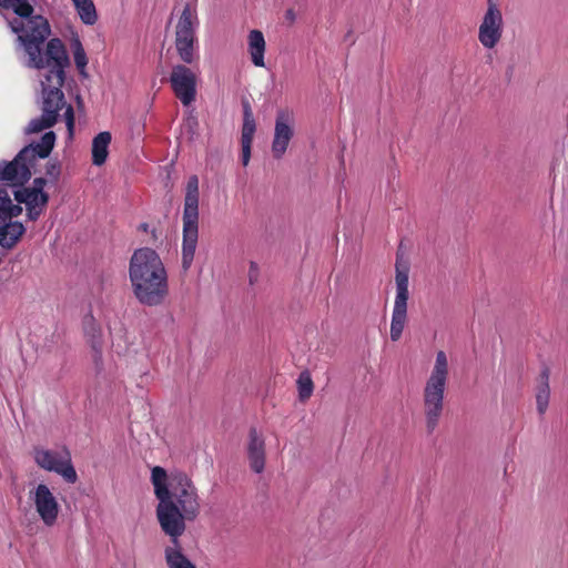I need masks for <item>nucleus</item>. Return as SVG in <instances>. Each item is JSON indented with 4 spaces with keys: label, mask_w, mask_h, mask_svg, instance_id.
<instances>
[{
    "label": "nucleus",
    "mask_w": 568,
    "mask_h": 568,
    "mask_svg": "<svg viewBox=\"0 0 568 568\" xmlns=\"http://www.w3.org/2000/svg\"><path fill=\"white\" fill-rule=\"evenodd\" d=\"M151 481L159 500L155 514L161 530L175 541L185 532L186 521L196 520L201 514L199 490L186 474L168 475L160 466L152 469Z\"/></svg>",
    "instance_id": "obj_1"
},
{
    "label": "nucleus",
    "mask_w": 568,
    "mask_h": 568,
    "mask_svg": "<svg viewBox=\"0 0 568 568\" xmlns=\"http://www.w3.org/2000/svg\"><path fill=\"white\" fill-rule=\"evenodd\" d=\"M131 290L140 304L161 306L169 296L168 272L159 253L144 246L136 248L129 260Z\"/></svg>",
    "instance_id": "obj_2"
},
{
    "label": "nucleus",
    "mask_w": 568,
    "mask_h": 568,
    "mask_svg": "<svg viewBox=\"0 0 568 568\" xmlns=\"http://www.w3.org/2000/svg\"><path fill=\"white\" fill-rule=\"evenodd\" d=\"M449 376V363L447 354L439 351L435 355V366L430 369L423 388V414L427 434H432L444 414L445 393Z\"/></svg>",
    "instance_id": "obj_3"
},
{
    "label": "nucleus",
    "mask_w": 568,
    "mask_h": 568,
    "mask_svg": "<svg viewBox=\"0 0 568 568\" xmlns=\"http://www.w3.org/2000/svg\"><path fill=\"white\" fill-rule=\"evenodd\" d=\"M0 7L12 10L17 17L9 20V26L18 37L16 53L27 68H36V16L28 0H0Z\"/></svg>",
    "instance_id": "obj_4"
},
{
    "label": "nucleus",
    "mask_w": 568,
    "mask_h": 568,
    "mask_svg": "<svg viewBox=\"0 0 568 568\" xmlns=\"http://www.w3.org/2000/svg\"><path fill=\"white\" fill-rule=\"evenodd\" d=\"M199 204L200 181L197 175H191L185 185L182 212L181 264L183 271L192 266L199 243Z\"/></svg>",
    "instance_id": "obj_5"
},
{
    "label": "nucleus",
    "mask_w": 568,
    "mask_h": 568,
    "mask_svg": "<svg viewBox=\"0 0 568 568\" xmlns=\"http://www.w3.org/2000/svg\"><path fill=\"white\" fill-rule=\"evenodd\" d=\"M42 88V106L41 116L38 119V132L52 128L57 121L60 111H63V119L67 122V130L69 136H73L75 126L74 109L64 100L61 87L63 84H55L49 82L48 79H40Z\"/></svg>",
    "instance_id": "obj_6"
},
{
    "label": "nucleus",
    "mask_w": 568,
    "mask_h": 568,
    "mask_svg": "<svg viewBox=\"0 0 568 568\" xmlns=\"http://www.w3.org/2000/svg\"><path fill=\"white\" fill-rule=\"evenodd\" d=\"M199 23L196 9H193L192 4H184L175 24L174 40L176 53L184 64L192 65L197 61L196 29Z\"/></svg>",
    "instance_id": "obj_7"
},
{
    "label": "nucleus",
    "mask_w": 568,
    "mask_h": 568,
    "mask_svg": "<svg viewBox=\"0 0 568 568\" xmlns=\"http://www.w3.org/2000/svg\"><path fill=\"white\" fill-rule=\"evenodd\" d=\"M395 268L396 296L390 322V339L393 342H397L402 337L407 323V302L409 298V265L397 255Z\"/></svg>",
    "instance_id": "obj_8"
},
{
    "label": "nucleus",
    "mask_w": 568,
    "mask_h": 568,
    "mask_svg": "<svg viewBox=\"0 0 568 568\" xmlns=\"http://www.w3.org/2000/svg\"><path fill=\"white\" fill-rule=\"evenodd\" d=\"M70 67V58L62 41L52 38L47 42L43 55L38 50V77L49 82L63 84L64 69Z\"/></svg>",
    "instance_id": "obj_9"
},
{
    "label": "nucleus",
    "mask_w": 568,
    "mask_h": 568,
    "mask_svg": "<svg viewBox=\"0 0 568 568\" xmlns=\"http://www.w3.org/2000/svg\"><path fill=\"white\" fill-rule=\"evenodd\" d=\"M34 160L36 141H31L11 162H0V181L11 187H22L31 178Z\"/></svg>",
    "instance_id": "obj_10"
},
{
    "label": "nucleus",
    "mask_w": 568,
    "mask_h": 568,
    "mask_svg": "<svg viewBox=\"0 0 568 568\" xmlns=\"http://www.w3.org/2000/svg\"><path fill=\"white\" fill-rule=\"evenodd\" d=\"M22 207L13 204L10 193L0 187V245L10 250L24 233V227L12 219L21 214Z\"/></svg>",
    "instance_id": "obj_11"
},
{
    "label": "nucleus",
    "mask_w": 568,
    "mask_h": 568,
    "mask_svg": "<svg viewBox=\"0 0 568 568\" xmlns=\"http://www.w3.org/2000/svg\"><path fill=\"white\" fill-rule=\"evenodd\" d=\"M504 34V16L496 0H487V8L478 27V41L483 48H496Z\"/></svg>",
    "instance_id": "obj_12"
},
{
    "label": "nucleus",
    "mask_w": 568,
    "mask_h": 568,
    "mask_svg": "<svg viewBox=\"0 0 568 568\" xmlns=\"http://www.w3.org/2000/svg\"><path fill=\"white\" fill-rule=\"evenodd\" d=\"M38 466L61 476L67 484H75L78 481V474L72 464L68 447L38 449Z\"/></svg>",
    "instance_id": "obj_13"
},
{
    "label": "nucleus",
    "mask_w": 568,
    "mask_h": 568,
    "mask_svg": "<svg viewBox=\"0 0 568 568\" xmlns=\"http://www.w3.org/2000/svg\"><path fill=\"white\" fill-rule=\"evenodd\" d=\"M170 85L176 99L184 106H189L196 100L197 75L186 67V64H176L172 67L170 73Z\"/></svg>",
    "instance_id": "obj_14"
},
{
    "label": "nucleus",
    "mask_w": 568,
    "mask_h": 568,
    "mask_svg": "<svg viewBox=\"0 0 568 568\" xmlns=\"http://www.w3.org/2000/svg\"><path fill=\"white\" fill-rule=\"evenodd\" d=\"M245 452L252 471L262 474L266 465V440L263 433L255 427L248 428Z\"/></svg>",
    "instance_id": "obj_15"
},
{
    "label": "nucleus",
    "mask_w": 568,
    "mask_h": 568,
    "mask_svg": "<svg viewBox=\"0 0 568 568\" xmlns=\"http://www.w3.org/2000/svg\"><path fill=\"white\" fill-rule=\"evenodd\" d=\"M293 136V116L287 110H280L276 115L272 153L275 159H281L287 150Z\"/></svg>",
    "instance_id": "obj_16"
},
{
    "label": "nucleus",
    "mask_w": 568,
    "mask_h": 568,
    "mask_svg": "<svg viewBox=\"0 0 568 568\" xmlns=\"http://www.w3.org/2000/svg\"><path fill=\"white\" fill-rule=\"evenodd\" d=\"M243 109V124L241 129V162L243 166L248 164L252 156V142L254 141V133L256 132V121L252 112V105L247 100L242 101Z\"/></svg>",
    "instance_id": "obj_17"
},
{
    "label": "nucleus",
    "mask_w": 568,
    "mask_h": 568,
    "mask_svg": "<svg viewBox=\"0 0 568 568\" xmlns=\"http://www.w3.org/2000/svg\"><path fill=\"white\" fill-rule=\"evenodd\" d=\"M37 511L38 516L48 527L54 525L59 513V505L55 497L45 485H38Z\"/></svg>",
    "instance_id": "obj_18"
},
{
    "label": "nucleus",
    "mask_w": 568,
    "mask_h": 568,
    "mask_svg": "<svg viewBox=\"0 0 568 568\" xmlns=\"http://www.w3.org/2000/svg\"><path fill=\"white\" fill-rule=\"evenodd\" d=\"M59 176L60 164L57 161H49L45 164L44 176L38 178V214L49 200V191L55 192Z\"/></svg>",
    "instance_id": "obj_19"
},
{
    "label": "nucleus",
    "mask_w": 568,
    "mask_h": 568,
    "mask_svg": "<svg viewBox=\"0 0 568 568\" xmlns=\"http://www.w3.org/2000/svg\"><path fill=\"white\" fill-rule=\"evenodd\" d=\"M83 329L88 344L91 346L93 352V362L97 368L101 367L102 364V331L92 315H88L83 321Z\"/></svg>",
    "instance_id": "obj_20"
},
{
    "label": "nucleus",
    "mask_w": 568,
    "mask_h": 568,
    "mask_svg": "<svg viewBox=\"0 0 568 568\" xmlns=\"http://www.w3.org/2000/svg\"><path fill=\"white\" fill-rule=\"evenodd\" d=\"M266 41L261 30H251L247 34V52L256 68H265Z\"/></svg>",
    "instance_id": "obj_21"
},
{
    "label": "nucleus",
    "mask_w": 568,
    "mask_h": 568,
    "mask_svg": "<svg viewBox=\"0 0 568 568\" xmlns=\"http://www.w3.org/2000/svg\"><path fill=\"white\" fill-rule=\"evenodd\" d=\"M549 368L544 367L537 377L535 387L536 407L540 416H542L549 404L550 387H549Z\"/></svg>",
    "instance_id": "obj_22"
},
{
    "label": "nucleus",
    "mask_w": 568,
    "mask_h": 568,
    "mask_svg": "<svg viewBox=\"0 0 568 568\" xmlns=\"http://www.w3.org/2000/svg\"><path fill=\"white\" fill-rule=\"evenodd\" d=\"M180 538H176L173 541L170 538L171 546L166 547L164 550L165 561L169 568H196V566L189 560L184 554H182L181 545L179 541Z\"/></svg>",
    "instance_id": "obj_23"
},
{
    "label": "nucleus",
    "mask_w": 568,
    "mask_h": 568,
    "mask_svg": "<svg viewBox=\"0 0 568 568\" xmlns=\"http://www.w3.org/2000/svg\"><path fill=\"white\" fill-rule=\"evenodd\" d=\"M111 142V133L109 131L99 132L92 141V162L97 166L105 163L109 154V144Z\"/></svg>",
    "instance_id": "obj_24"
},
{
    "label": "nucleus",
    "mask_w": 568,
    "mask_h": 568,
    "mask_svg": "<svg viewBox=\"0 0 568 568\" xmlns=\"http://www.w3.org/2000/svg\"><path fill=\"white\" fill-rule=\"evenodd\" d=\"M79 12L81 20L85 24H94L98 20V13L92 0H72Z\"/></svg>",
    "instance_id": "obj_25"
},
{
    "label": "nucleus",
    "mask_w": 568,
    "mask_h": 568,
    "mask_svg": "<svg viewBox=\"0 0 568 568\" xmlns=\"http://www.w3.org/2000/svg\"><path fill=\"white\" fill-rule=\"evenodd\" d=\"M13 192L19 203L27 204L30 219H36V186L32 189H16Z\"/></svg>",
    "instance_id": "obj_26"
},
{
    "label": "nucleus",
    "mask_w": 568,
    "mask_h": 568,
    "mask_svg": "<svg viewBox=\"0 0 568 568\" xmlns=\"http://www.w3.org/2000/svg\"><path fill=\"white\" fill-rule=\"evenodd\" d=\"M297 389H298V398L301 402H305L310 398L312 393L314 392V382L312 381L310 373L307 371H303L300 373L297 377Z\"/></svg>",
    "instance_id": "obj_27"
},
{
    "label": "nucleus",
    "mask_w": 568,
    "mask_h": 568,
    "mask_svg": "<svg viewBox=\"0 0 568 568\" xmlns=\"http://www.w3.org/2000/svg\"><path fill=\"white\" fill-rule=\"evenodd\" d=\"M55 143V133L53 131L44 132L38 140V159H45L51 153Z\"/></svg>",
    "instance_id": "obj_28"
},
{
    "label": "nucleus",
    "mask_w": 568,
    "mask_h": 568,
    "mask_svg": "<svg viewBox=\"0 0 568 568\" xmlns=\"http://www.w3.org/2000/svg\"><path fill=\"white\" fill-rule=\"evenodd\" d=\"M72 49L74 55V62L78 70H84L88 65V58L84 48L79 38H74L72 41Z\"/></svg>",
    "instance_id": "obj_29"
},
{
    "label": "nucleus",
    "mask_w": 568,
    "mask_h": 568,
    "mask_svg": "<svg viewBox=\"0 0 568 568\" xmlns=\"http://www.w3.org/2000/svg\"><path fill=\"white\" fill-rule=\"evenodd\" d=\"M50 33L48 20L41 14H38V45L44 41Z\"/></svg>",
    "instance_id": "obj_30"
},
{
    "label": "nucleus",
    "mask_w": 568,
    "mask_h": 568,
    "mask_svg": "<svg viewBox=\"0 0 568 568\" xmlns=\"http://www.w3.org/2000/svg\"><path fill=\"white\" fill-rule=\"evenodd\" d=\"M32 501H36V488L34 487L29 488V498L27 500V505H23L22 496H19V503H20V506L26 511L27 519H31L33 517Z\"/></svg>",
    "instance_id": "obj_31"
},
{
    "label": "nucleus",
    "mask_w": 568,
    "mask_h": 568,
    "mask_svg": "<svg viewBox=\"0 0 568 568\" xmlns=\"http://www.w3.org/2000/svg\"><path fill=\"white\" fill-rule=\"evenodd\" d=\"M256 274H257V264L254 262H251V274H248V277H251V283L254 282Z\"/></svg>",
    "instance_id": "obj_32"
},
{
    "label": "nucleus",
    "mask_w": 568,
    "mask_h": 568,
    "mask_svg": "<svg viewBox=\"0 0 568 568\" xmlns=\"http://www.w3.org/2000/svg\"><path fill=\"white\" fill-rule=\"evenodd\" d=\"M285 19L288 20L291 23L295 21V11L294 9H288L285 11Z\"/></svg>",
    "instance_id": "obj_33"
},
{
    "label": "nucleus",
    "mask_w": 568,
    "mask_h": 568,
    "mask_svg": "<svg viewBox=\"0 0 568 568\" xmlns=\"http://www.w3.org/2000/svg\"><path fill=\"white\" fill-rule=\"evenodd\" d=\"M26 132L28 134L30 133H36V119H32L29 123H28V126H26Z\"/></svg>",
    "instance_id": "obj_34"
},
{
    "label": "nucleus",
    "mask_w": 568,
    "mask_h": 568,
    "mask_svg": "<svg viewBox=\"0 0 568 568\" xmlns=\"http://www.w3.org/2000/svg\"><path fill=\"white\" fill-rule=\"evenodd\" d=\"M149 229H150V225L148 223H142L140 225V230L148 233L149 232Z\"/></svg>",
    "instance_id": "obj_35"
},
{
    "label": "nucleus",
    "mask_w": 568,
    "mask_h": 568,
    "mask_svg": "<svg viewBox=\"0 0 568 568\" xmlns=\"http://www.w3.org/2000/svg\"><path fill=\"white\" fill-rule=\"evenodd\" d=\"M152 236H153L154 240H156V232H155V230H152Z\"/></svg>",
    "instance_id": "obj_36"
}]
</instances>
